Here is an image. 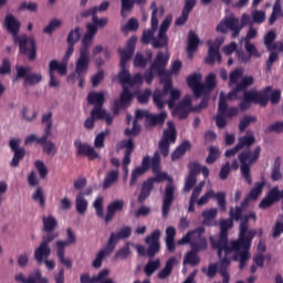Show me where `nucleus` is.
I'll return each instance as SVG.
<instances>
[{
  "label": "nucleus",
  "mask_w": 283,
  "mask_h": 283,
  "mask_svg": "<svg viewBox=\"0 0 283 283\" xmlns=\"http://www.w3.org/2000/svg\"><path fill=\"white\" fill-rule=\"evenodd\" d=\"M82 19H86L87 17H92V21L86 23V33L82 39V46L80 48V56L75 63V73L78 80L80 87H84L86 81V74L90 70V49L93 44V40L95 39L99 29L106 28L109 23L108 17L99 18L97 15V6L93 8H88L87 10H83L81 12Z\"/></svg>",
  "instance_id": "f257e3e1"
},
{
  "label": "nucleus",
  "mask_w": 283,
  "mask_h": 283,
  "mask_svg": "<svg viewBox=\"0 0 283 283\" xmlns=\"http://www.w3.org/2000/svg\"><path fill=\"white\" fill-rule=\"evenodd\" d=\"M230 216L232 218V222L234 220H240L239 223V237L233 240V242H238V248L233 249L232 259L239 262V269H244L247 266V262H249L251 258V244L253 242V238H255V233H258L256 229H249V220H258V213L255 211H250L249 213L243 214L242 203L237 206L235 209L231 207Z\"/></svg>",
  "instance_id": "f03ea898"
},
{
  "label": "nucleus",
  "mask_w": 283,
  "mask_h": 283,
  "mask_svg": "<svg viewBox=\"0 0 283 283\" xmlns=\"http://www.w3.org/2000/svg\"><path fill=\"white\" fill-rule=\"evenodd\" d=\"M253 143H255V136H253V134L239 136V150H243L240 151L238 158L241 163V175L248 185H252L253 182V178L251 176V165L258 163L262 151V147L260 145H258V147L251 151V145H253Z\"/></svg>",
  "instance_id": "7ed1b4c3"
},
{
  "label": "nucleus",
  "mask_w": 283,
  "mask_h": 283,
  "mask_svg": "<svg viewBox=\"0 0 283 283\" xmlns=\"http://www.w3.org/2000/svg\"><path fill=\"white\" fill-rule=\"evenodd\" d=\"M150 167L153 168V172L156 174L154 180L157 182H161L163 180H167L165 190H164V198H163V205H161V213L164 218H167L171 205L175 200V191H176V185L174 182V178L171 176H168L166 171H160L161 169V156L160 151H155L153 155V158L150 159Z\"/></svg>",
  "instance_id": "20e7f679"
},
{
  "label": "nucleus",
  "mask_w": 283,
  "mask_h": 283,
  "mask_svg": "<svg viewBox=\"0 0 283 283\" xmlns=\"http://www.w3.org/2000/svg\"><path fill=\"white\" fill-rule=\"evenodd\" d=\"M4 25L8 32L14 38V43H19V50L21 54H25L29 61H35L36 59V41L29 36H19L21 30V21L14 17V14H7L4 19Z\"/></svg>",
  "instance_id": "39448f33"
},
{
  "label": "nucleus",
  "mask_w": 283,
  "mask_h": 283,
  "mask_svg": "<svg viewBox=\"0 0 283 283\" xmlns=\"http://www.w3.org/2000/svg\"><path fill=\"white\" fill-rule=\"evenodd\" d=\"M205 231V227H197L196 229H193V231H188L185 235H182V238H180V240H178V244H186L187 242H191V250L188 251L184 258L185 264H199V251L201 249L208 248V240L203 235Z\"/></svg>",
  "instance_id": "423d86ee"
},
{
  "label": "nucleus",
  "mask_w": 283,
  "mask_h": 283,
  "mask_svg": "<svg viewBox=\"0 0 283 283\" xmlns=\"http://www.w3.org/2000/svg\"><path fill=\"white\" fill-rule=\"evenodd\" d=\"M233 224L232 216L220 220V233L218 238H210L211 247L217 249L218 258H222L223 251L226 254H234V249L239 247L240 241H229V229H232Z\"/></svg>",
  "instance_id": "0eeeda50"
},
{
  "label": "nucleus",
  "mask_w": 283,
  "mask_h": 283,
  "mask_svg": "<svg viewBox=\"0 0 283 283\" xmlns=\"http://www.w3.org/2000/svg\"><path fill=\"white\" fill-rule=\"evenodd\" d=\"M169 54H165V52L161 51L157 52L155 60L153 61V63H150L149 70H146L144 74L146 83H153L155 73L159 76H164L165 74H167L166 67L169 63Z\"/></svg>",
  "instance_id": "6e6552de"
},
{
  "label": "nucleus",
  "mask_w": 283,
  "mask_h": 283,
  "mask_svg": "<svg viewBox=\"0 0 283 283\" xmlns=\"http://www.w3.org/2000/svg\"><path fill=\"white\" fill-rule=\"evenodd\" d=\"M270 91L271 87H264V90H261L260 92H258V90H249V92H243V98L239 105L240 109H249L251 107V103H259V105L265 107L269 103Z\"/></svg>",
  "instance_id": "1a4fd4ad"
},
{
  "label": "nucleus",
  "mask_w": 283,
  "mask_h": 283,
  "mask_svg": "<svg viewBox=\"0 0 283 283\" xmlns=\"http://www.w3.org/2000/svg\"><path fill=\"white\" fill-rule=\"evenodd\" d=\"M42 123L44 125V133L40 137L39 143L43 145V150L48 155L54 156L57 151V147L53 140H48L50 136H52V125H53V114L52 112H48L42 116Z\"/></svg>",
  "instance_id": "9d476101"
},
{
  "label": "nucleus",
  "mask_w": 283,
  "mask_h": 283,
  "mask_svg": "<svg viewBox=\"0 0 283 283\" xmlns=\"http://www.w3.org/2000/svg\"><path fill=\"white\" fill-rule=\"evenodd\" d=\"M66 233H67L66 240H56L55 242L56 255L62 264L67 266V269H72L73 260L71 258H65L66 247H70L71 244H75L77 238H76V233H74L71 227L66 229Z\"/></svg>",
  "instance_id": "9b49d317"
},
{
  "label": "nucleus",
  "mask_w": 283,
  "mask_h": 283,
  "mask_svg": "<svg viewBox=\"0 0 283 283\" xmlns=\"http://www.w3.org/2000/svg\"><path fill=\"white\" fill-rule=\"evenodd\" d=\"M245 25L247 23H240V19L238 17L230 15L222 19L218 23L216 30L217 32H221V34H228L230 30L232 39H238Z\"/></svg>",
  "instance_id": "f8f14e48"
},
{
  "label": "nucleus",
  "mask_w": 283,
  "mask_h": 283,
  "mask_svg": "<svg viewBox=\"0 0 283 283\" xmlns=\"http://www.w3.org/2000/svg\"><path fill=\"white\" fill-rule=\"evenodd\" d=\"M59 233H46L43 235L42 241L40 242L39 247L34 250V258L39 264L45 262L46 258L51 255V247L50 242L57 238Z\"/></svg>",
  "instance_id": "ddd939ff"
},
{
  "label": "nucleus",
  "mask_w": 283,
  "mask_h": 283,
  "mask_svg": "<svg viewBox=\"0 0 283 283\" xmlns=\"http://www.w3.org/2000/svg\"><path fill=\"white\" fill-rule=\"evenodd\" d=\"M172 21V14H167L164 21H161V25L159 28V32L157 38L154 40L153 48H167L169 44V36L167 34L170 23Z\"/></svg>",
  "instance_id": "4468645a"
},
{
  "label": "nucleus",
  "mask_w": 283,
  "mask_h": 283,
  "mask_svg": "<svg viewBox=\"0 0 283 283\" xmlns=\"http://www.w3.org/2000/svg\"><path fill=\"white\" fill-rule=\"evenodd\" d=\"M161 231L160 229H155L149 235H146L145 242L148 244V248L146 249V254L148 258H155L157 253H159L161 249V242H160Z\"/></svg>",
  "instance_id": "2eb2a0df"
},
{
  "label": "nucleus",
  "mask_w": 283,
  "mask_h": 283,
  "mask_svg": "<svg viewBox=\"0 0 283 283\" xmlns=\"http://www.w3.org/2000/svg\"><path fill=\"white\" fill-rule=\"evenodd\" d=\"M210 198H216L218 206L220 207L221 211H227V193L226 191H216L213 189H209L197 200V205L202 206L209 202Z\"/></svg>",
  "instance_id": "dca6fc26"
},
{
  "label": "nucleus",
  "mask_w": 283,
  "mask_h": 283,
  "mask_svg": "<svg viewBox=\"0 0 283 283\" xmlns=\"http://www.w3.org/2000/svg\"><path fill=\"white\" fill-rule=\"evenodd\" d=\"M31 67H24L23 65H17V76L14 81L18 78H24V83H28L29 85H36L38 83H41L43 81L42 74L39 73H32L29 74Z\"/></svg>",
  "instance_id": "f3484780"
},
{
  "label": "nucleus",
  "mask_w": 283,
  "mask_h": 283,
  "mask_svg": "<svg viewBox=\"0 0 283 283\" xmlns=\"http://www.w3.org/2000/svg\"><path fill=\"white\" fill-rule=\"evenodd\" d=\"M21 140L20 138H11L10 139V148L13 151V158L11 159V167H19L20 161L25 158V149L24 147H20Z\"/></svg>",
  "instance_id": "a211bd4d"
},
{
  "label": "nucleus",
  "mask_w": 283,
  "mask_h": 283,
  "mask_svg": "<svg viewBox=\"0 0 283 283\" xmlns=\"http://www.w3.org/2000/svg\"><path fill=\"white\" fill-rule=\"evenodd\" d=\"M57 71L59 74L65 75L66 74V65H60V61L53 59L50 61L49 64V74H50V87H57L59 81L55 76V72Z\"/></svg>",
  "instance_id": "6ab92c4d"
},
{
  "label": "nucleus",
  "mask_w": 283,
  "mask_h": 283,
  "mask_svg": "<svg viewBox=\"0 0 283 283\" xmlns=\"http://www.w3.org/2000/svg\"><path fill=\"white\" fill-rule=\"evenodd\" d=\"M202 75L198 73L189 74L187 76V84L192 90L193 96L200 98L205 91V85L201 83Z\"/></svg>",
  "instance_id": "aec40b11"
},
{
  "label": "nucleus",
  "mask_w": 283,
  "mask_h": 283,
  "mask_svg": "<svg viewBox=\"0 0 283 283\" xmlns=\"http://www.w3.org/2000/svg\"><path fill=\"white\" fill-rule=\"evenodd\" d=\"M253 76H243L238 85L228 93V98H230V101H238V98H241V96H239L240 92H247V88L253 85Z\"/></svg>",
  "instance_id": "412c9836"
},
{
  "label": "nucleus",
  "mask_w": 283,
  "mask_h": 283,
  "mask_svg": "<svg viewBox=\"0 0 283 283\" xmlns=\"http://www.w3.org/2000/svg\"><path fill=\"white\" fill-rule=\"evenodd\" d=\"M74 147L77 149V156H87L90 160H95V158H99L98 151H96L95 147L88 145V143H82V140H74Z\"/></svg>",
  "instance_id": "4be33fe9"
},
{
  "label": "nucleus",
  "mask_w": 283,
  "mask_h": 283,
  "mask_svg": "<svg viewBox=\"0 0 283 283\" xmlns=\"http://www.w3.org/2000/svg\"><path fill=\"white\" fill-rule=\"evenodd\" d=\"M281 198H283V189L280 191L279 187H272L270 191H268L266 196L262 198L259 203V207L262 209H266L268 207H272L275 202H277Z\"/></svg>",
  "instance_id": "5701e85b"
},
{
  "label": "nucleus",
  "mask_w": 283,
  "mask_h": 283,
  "mask_svg": "<svg viewBox=\"0 0 283 283\" xmlns=\"http://www.w3.org/2000/svg\"><path fill=\"white\" fill-rule=\"evenodd\" d=\"M105 94L103 93V101L96 107H93V116L95 120H105L107 125H112L114 118L107 109H104Z\"/></svg>",
  "instance_id": "b1692460"
},
{
  "label": "nucleus",
  "mask_w": 283,
  "mask_h": 283,
  "mask_svg": "<svg viewBox=\"0 0 283 283\" xmlns=\"http://www.w3.org/2000/svg\"><path fill=\"white\" fill-rule=\"evenodd\" d=\"M130 235H132V227H129L128 224L126 227H122V229H119L117 233L113 231L109 234L111 253L112 251H114L119 240L129 238Z\"/></svg>",
  "instance_id": "393cba45"
},
{
  "label": "nucleus",
  "mask_w": 283,
  "mask_h": 283,
  "mask_svg": "<svg viewBox=\"0 0 283 283\" xmlns=\"http://www.w3.org/2000/svg\"><path fill=\"white\" fill-rule=\"evenodd\" d=\"M150 167V157L144 156L142 160V166L135 167L130 174V187H134L136 185L138 176H143V174H146Z\"/></svg>",
  "instance_id": "a878e982"
},
{
  "label": "nucleus",
  "mask_w": 283,
  "mask_h": 283,
  "mask_svg": "<svg viewBox=\"0 0 283 283\" xmlns=\"http://www.w3.org/2000/svg\"><path fill=\"white\" fill-rule=\"evenodd\" d=\"M81 39V28H75L74 30H71L67 36V56L71 59L73 52H74V46L77 41Z\"/></svg>",
  "instance_id": "bb28decb"
},
{
  "label": "nucleus",
  "mask_w": 283,
  "mask_h": 283,
  "mask_svg": "<svg viewBox=\"0 0 283 283\" xmlns=\"http://www.w3.org/2000/svg\"><path fill=\"white\" fill-rule=\"evenodd\" d=\"M124 205V200H113V202H109V205L107 206L105 222H111L116 214V211H123Z\"/></svg>",
  "instance_id": "cd10ccee"
},
{
  "label": "nucleus",
  "mask_w": 283,
  "mask_h": 283,
  "mask_svg": "<svg viewBox=\"0 0 283 283\" xmlns=\"http://www.w3.org/2000/svg\"><path fill=\"white\" fill-rule=\"evenodd\" d=\"M206 185V180H200L198 185L192 189V193L190 196L189 205H188V211H195L196 210V202L198 203V198Z\"/></svg>",
  "instance_id": "c85d7f7f"
},
{
  "label": "nucleus",
  "mask_w": 283,
  "mask_h": 283,
  "mask_svg": "<svg viewBox=\"0 0 283 283\" xmlns=\"http://www.w3.org/2000/svg\"><path fill=\"white\" fill-rule=\"evenodd\" d=\"M191 147L190 140H182L171 153V160H179Z\"/></svg>",
  "instance_id": "c756f323"
},
{
  "label": "nucleus",
  "mask_w": 283,
  "mask_h": 283,
  "mask_svg": "<svg viewBox=\"0 0 283 283\" xmlns=\"http://www.w3.org/2000/svg\"><path fill=\"white\" fill-rule=\"evenodd\" d=\"M112 253V244H111V237L108 238L107 243L105 244L104 249H101L98 253L96 254V258L93 260V266L98 269L102 266L103 260L106 255H109Z\"/></svg>",
  "instance_id": "7c9ffc66"
},
{
  "label": "nucleus",
  "mask_w": 283,
  "mask_h": 283,
  "mask_svg": "<svg viewBox=\"0 0 283 283\" xmlns=\"http://www.w3.org/2000/svg\"><path fill=\"white\" fill-rule=\"evenodd\" d=\"M177 262H178V259L175 255H172L171 258H168L165 266L158 273L159 280H166V277H169V275H171L172 269H174L175 264H177Z\"/></svg>",
  "instance_id": "2f4dec72"
},
{
  "label": "nucleus",
  "mask_w": 283,
  "mask_h": 283,
  "mask_svg": "<svg viewBox=\"0 0 283 283\" xmlns=\"http://www.w3.org/2000/svg\"><path fill=\"white\" fill-rule=\"evenodd\" d=\"M165 133L168 143V154H170V145L177 140V129L174 120H167V129H165Z\"/></svg>",
  "instance_id": "473e14b6"
},
{
  "label": "nucleus",
  "mask_w": 283,
  "mask_h": 283,
  "mask_svg": "<svg viewBox=\"0 0 283 283\" xmlns=\"http://www.w3.org/2000/svg\"><path fill=\"white\" fill-rule=\"evenodd\" d=\"M15 280L22 283H49L48 279L42 276L40 270L35 273V276H29L28 279H25L24 274H17Z\"/></svg>",
  "instance_id": "72a5a7b5"
},
{
  "label": "nucleus",
  "mask_w": 283,
  "mask_h": 283,
  "mask_svg": "<svg viewBox=\"0 0 283 283\" xmlns=\"http://www.w3.org/2000/svg\"><path fill=\"white\" fill-rule=\"evenodd\" d=\"M155 178H148V180H144L142 185V191L138 196V201L144 202L146 198H148L154 189Z\"/></svg>",
  "instance_id": "f704fd0d"
},
{
  "label": "nucleus",
  "mask_w": 283,
  "mask_h": 283,
  "mask_svg": "<svg viewBox=\"0 0 283 283\" xmlns=\"http://www.w3.org/2000/svg\"><path fill=\"white\" fill-rule=\"evenodd\" d=\"M76 211L81 214L86 213L88 207V200L85 198V191H78L75 198Z\"/></svg>",
  "instance_id": "c9c22d12"
},
{
  "label": "nucleus",
  "mask_w": 283,
  "mask_h": 283,
  "mask_svg": "<svg viewBox=\"0 0 283 283\" xmlns=\"http://www.w3.org/2000/svg\"><path fill=\"white\" fill-rule=\"evenodd\" d=\"M200 39L195 32V30H190L188 33V45H187V52L191 54V52H197L199 48Z\"/></svg>",
  "instance_id": "e433bc0d"
},
{
  "label": "nucleus",
  "mask_w": 283,
  "mask_h": 283,
  "mask_svg": "<svg viewBox=\"0 0 283 283\" xmlns=\"http://www.w3.org/2000/svg\"><path fill=\"white\" fill-rule=\"evenodd\" d=\"M167 116V112H159V114H148L146 116V120H148V124L151 126L164 125Z\"/></svg>",
  "instance_id": "4c0bfd02"
},
{
  "label": "nucleus",
  "mask_w": 283,
  "mask_h": 283,
  "mask_svg": "<svg viewBox=\"0 0 283 283\" xmlns=\"http://www.w3.org/2000/svg\"><path fill=\"white\" fill-rule=\"evenodd\" d=\"M161 266V260L160 258H156L155 260H148L144 266V273L150 277V275H154L156 273L157 269H160Z\"/></svg>",
  "instance_id": "58836bf2"
},
{
  "label": "nucleus",
  "mask_w": 283,
  "mask_h": 283,
  "mask_svg": "<svg viewBox=\"0 0 283 283\" xmlns=\"http://www.w3.org/2000/svg\"><path fill=\"white\" fill-rule=\"evenodd\" d=\"M116 147L117 149H124L128 154V157L132 158V154L135 149L134 138H124L117 143Z\"/></svg>",
  "instance_id": "ea45409f"
},
{
  "label": "nucleus",
  "mask_w": 283,
  "mask_h": 283,
  "mask_svg": "<svg viewBox=\"0 0 283 283\" xmlns=\"http://www.w3.org/2000/svg\"><path fill=\"white\" fill-rule=\"evenodd\" d=\"M137 36H130L128 39V43L125 49H123L125 62L128 63L129 59H132L135 50H136Z\"/></svg>",
  "instance_id": "a19ab883"
},
{
  "label": "nucleus",
  "mask_w": 283,
  "mask_h": 283,
  "mask_svg": "<svg viewBox=\"0 0 283 283\" xmlns=\"http://www.w3.org/2000/svg\"><path fill=\"white\" fill-rule=\"evenodd\" d=\"M209 50H208V56L205 59L206 63L213 65L216 61H218V48H217V42L214 41L213 43L209 42Z\"/></svg>",
  "instance_id": "79ce46f5"
},
{
  "label": "nucleus",
  "mask_w": 283,
  "mask_h": 283,
  "mask_svg": "<svg viewBox=\"0 0 283 283\" xmlns=\"http://www.w3.org/2000/svg\"><path fill=\"white\" fill-rule=\"evenodd\" d=\"M280 17H283V8H282L281 0H276L274 6H273L271 17L269 19L270 25H273Z\"/></svg>",
  "instance_id": "37998d69"
},
{
  "label": "nucleus",
  "mask_w": 283,
  "mask_h": 283,
  "mask_svg": "<svg viewBox=\"0 0 283 283\" xmlns=\"http://www.w3.org/2000/svg\"><path fill=\"white\" fill-rule=\"evenodd\" d=\"M43 229L46 233H54L55 227H57V220L54 216H43Z\"/></svg>",
  "instance_id": "c03bdc74"
},
{
  "label": "nucleus",
  "mask_w": 283,
  "mask_h": 283,
  "mask_svg": "<svg viewBox=\"0 0 283 283\" xmlns=\"http://www.w3.org/2000/svg\"><path fill=\"white\" fill-rule=\"evenodd\" d=\"M118 178H119L118 169H111V171H108V174L104 179V182H103L104 189H108V187H111L114 182H117Z\"/></svg>",
  "instance_id": "a18cd8bd"
},
{
  "label": "nucleus",
  "mask_w": 283,
  "mask_h": 283,
  "mask_svg": "<svg viewBox=\"0 0 283 283\" xmlns=\"http://www.w3.org/2000/svg\"><path fill=\"white\" fill-rule=\"evenodd\" d=\"M281 167H282V158H280V156H276V158L273 163L272 171H271L272 180H281L282 179Z\"/></svg>",
  "instance_id": "49530a36"
},
{
  "label": "nucleus",
  "mask_w": 283,
  "mask_h": 283,
  "mask_svg": "<svg viewBox=\"0 0 283 283\" xmlns=\"http://www.w3.org/2000/svg\"><path fill=\"white\" fill-rule=\"evenodd\" d=\"M108 273L109 270H102V272H99L97 276H93L92 279L90 274H81L80 281L81 283L98 282V280H103V277H105V275H108Z\"/></svg>",
  "instance_id": "de8ad7c7"
},
{
  "label": "nucleus",
  "mask_w": 283,
  "mask_h": 283,
  "mask_svg": "<svg viewBox=\"0 0 283 283\" xmlns=\"http://www.w3.org/2000/svg\"><path fill=\"white\" fill-rule=\"evenodd\" d=\"M276 38H277V34L275 30H270L269 32H266L264 36V44L266 45V49L269 50V52L271 50H277V48H274Z\"/></svg>",
  "instance_id": "09e8293b"
},
{
  "label": "nucleus",
  "mask_w": 283,
  "mask_h": 283,
  "mask_svg": "<svg viewBox=\"0 0 283 283\" xmlns=\"http://www.w3.org/2000/svg\"><path fill=\"white\" fill-rule=\"evenodd\" d=\"M172 114L177 115L178 118L180 119L187 118V116H189V109H186V106H185V98H182V101L177 103Z\"/></svg>",
  "instance_id": "8fccbe9b"
},
{
  "label": "nucleus",
  "mask_w": 283,
  "mask_h": 283,
  "mask_svg": "<svg viewBox=\"0 0 283 283\" xmlns=\"http://www.w3.org/2000/svg\"><path fill=\"white\" fill-rule=\"evenodd\" d=\"M244 70L243 67H235L233 72H230V78H229V85L232 87V85H239V81L241 76H243Z\"/></svg>",
  "instance_id": "3c124183"
},
{
  "label": "nucleus",
  "mask_w": 283,
  "mask_h": 283,
  "mask_svg": "<svg viewBox=\"0 0 283 283\" xmlns=\"http://www.w3.org/2000/svg\"><path fill=\"white\" fill-rule=\"evenodd\" d=\"M188 169H189V172L185 180V185H184V189H182V191H185V192L191 191V189H193V187H195V178H193L191 163L188 165Z\"/></svg>",
  "instance_id": "603ef678"
},
{
  "label": "nucleus",
  "mask_w": 283,
  "mask_h": 283,
  "mask_svg": "<svg viewBox=\"0 0 283 283\" xmlns=\"http://www.w3.org/2000/svg\"><path fill=\"white\" fill-rule=\"evenodd\" d=\"M219 156H221V151H220L219 147L211 145L209 147V154L206 158V163H208V165H212L213 163H216L218 160Z\"/></svg>",
  "instance_id": "864d4df0"
},
{
  "label": "nucleus",
  "mask_w": 283,
  "mask_h": 283,
  "mask_svg": "<svg viewBox=\"0 0 283 283\" xmlns=\"http://www.w3.org/2000/svg\"><path fill=\"white\" fill-rule=\"evenodd\" d=\"M217 85V76L213 73L208 74L206 78V83H203V91L202 94H207L208 92H211V90H214Z\"/></svg>",
  "instance_id": "5fc2aeb1"
},
{
  "label": "nucleus",
  "mask_w": 283,
  "mask_h": 283,
  "mask_svg": "<svg viewBox=\"0 0 283 283\" xmlns=\"http://www.w3.org/2000/svg\"><path fill=\"white\" fill-rule=\"evenodd\" d=\"M228 98H229V94H227L226 96L224 92L220 93L218 111L221 112L226 118L228 116ZM229 101L231 99L229 98Z\"/></svg>",
  "instance_id": "6e6d98bb"
},
{
  "label": "nucleus",
  "mask_w": 283,
  "mask_h": 283,
  "mask_svg": "<svg viewBox=\"0 0 283 283\" xmlns=\"http://www.w3.org/2000/svg\"><path fill=\"white\" fill-rule=\"evenodd\" d=\"M265 181L262 180V182H255L254 187L249 191V198L250 200H258L259 196L262 193L264 189Z\"/></svg>",
  "instance_id": "4d7b16f0"
},
{
  "label": "nucleus",
  "mask_w": 283,
  "mask_h": 283,
  "mask_svg": "<svg viewBox=\"0 0 283 283\" xmlns=\"http://www.w3.org/2000/svg\"><path fill=\"white\" fill-rule=\"evenodd\" d=\"M159 151L164 158L169 156V143H167L166 129H164L161 139L159 140Z\"/></svg>",
  "instance_id": "13d9d810"
},
{
  "label": "nucleus",
  "mask_w": 283,
  "mask_h": 283,
  "mask_svg": "<svg viewBox=\"0 0 283 283\" xmlns=\"http://www.w3.org/2000/svg\"><path fill=\"white\" fill-rule=\"evenodd\" d=\"M118 78L123 87L124 85H127V84L132 85V74L127 67H125L124 70H120V72L118 73Z\"/></svg>",
  "instance_id": "bf43d9fd"
},
{
  "label": "nucleus",
  "mask_w": 283,
  "mask_h": 283,
  "mask_svg": "<svg viewBox=\"0 0 283 283\" xmlns=\"http://www.w3.org/2000/svg\"><path fill=\"white\" fill-rule=\"evenodd\" d=\"M103 95L104 92H90L87 101L91 105H94V107H96V105H99V103H102Z\"/></svg>",
  "instance_id": "052dcab7"
},
{
  "label": "nucleus",
  "mask_w": 283,
  "mask_h": 283,
  "mask_svg": "<svg viewBox=\"0 0 283 283\" xmlns=\"http://www.w3.org/2000/svg\"><path fill=\"white\" fill-rule=\"evenodd\" d=\"M32 198L33 200H35V202H39L40 207H45L46 198H45L44 189L42 187L36 188Z\"/></svg>",
  "instance_id": "680f3d73"
},
{
  "label": "nucleus",
  "mask_w": 283,
  "mask_h": 283,
  "mask_svg": "<svg viewBox=\"0 0 283 283\" xmlns=\"http://www.w3.org/2000/svg\"><path fill=\"white\" fill-rule=\"evenodd\" d=\"M244 48L248 52V56H250L249 61H251V56H254L255 59H260V56H262V54H260L258 48H255L254 43L245 42Z\"/></svg>",
  "instance_id": "e2e57ef3"
},
{
  "label": "nucleus",
  "mask_w": 283,
  "mask_h": 283,
  "mask_svg": "<svg viewBox=\"0 0 283 283\" xmlns=\"http://www.w3.org/2000/svg\"><path fill=\"white\" fill-rule=\"evenodd\" d=\"M130 253H132L130 242H126L124 247L115 251V258L126 259L128 258V255H130Z\"/></svg>",
  "instance_id": "0e129e2a"
},
{
  "label": "nucleus",
  "mask_w": 283,
  "mask_h": 283,
  "mask_svg": "<svg viewBox=\"0 0 283 283\" xmlns=\"http://www.w3.org/2000/svg\"><path fill=\"white\" fill-rule=\"evenodd\" d=\"M277 59H280L279 52H275V50H270L269 59L265 63L266 72H271L273 70V64L275 61H277Z\"/></svg>",
  "instance_id": "69168bd1"
},
{
  "label": "nucleus",
  "mask_w": 283,
  "mask_h": 283,
  "mask_svg": "<svg viewBox=\"0 0 283 283\" xmlns=\"http://www.w3.org/2000/svg\"><path fill=\"white\" fill-rule=\"evenodd\" d=\"M62 21L60 19H52L43 30L46 34H53L54 30L61 28Z\"/></svg>",
  "instance_id": "338daca9"
},
{
  "label": "nucleus",
  "mask_w": 283,
  "mask_h": 283,
  "mask_svg": "<svg viewBox=\"0 0 283 283\" xmlns=\"http://www.w3.org/2000/svg\"><path fill=\"white\" fill-rule=\"evenodd\" d=\"M132 98L133 94L129 87H127V85H124L122 90V107H124V105H126L127 103H130Z\"/></svg>",
  "instance_id": "774afa93"
}]
</instances>
